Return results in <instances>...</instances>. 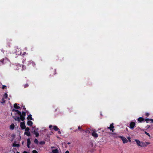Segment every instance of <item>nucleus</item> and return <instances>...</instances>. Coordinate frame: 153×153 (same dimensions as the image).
Returning <instances> with one entry per match:
<instances>
[{
	"mask_svg": "<svg viewBox=\"0 0 153 153\" xmlns=\"http://www.w3.org/2000/svg\"><path fill=\"white\" fill-rule=\"evenodd\" d=\"M16 112L17 114L19 115L21 117V120L22 121H23L25 119V117L26 116V112L22 111V113L19 111L17 110Z\"/></svg>",
	"mask_w": 153,
	"mask_h": 153,
	"instance_id": "obj_1",
	"label": "nucleus"
},
{
	"mask_svg": "<svg viewBox=\"0 0 153 153\" xmlns=\"http://www.w3.org/2000/svg\"><path fill=\"white\" fill-rule=\"evenodd\" d=\"M28 66H33L34 67L35 65V63L32 60H30L28 62L27 64Z\"/></svg>",
	"mask_w": 153,
	"mask_h": 153,
	"instance_id": "obj_2",
	"label": "nucleus"
},
{
	"mask_svg": "<svg viewBox=\"0 0 153 153\" xmlns=\"http://www.w3.org/2000/svg\"><path fill=\"white\" fill-rule=\"evenodd\" d=\"M91 133V135L92 136L95 138H97L98 137V134L96 132L95 130H93Z\"/></svg>",
	"mask_w": 153,
	"mask_h": 153,
	"instance_id": "obj_3",
	"label": "nucleus"
},
{
	"mask_svg": "<svg viewBox=\"0 0 153 153\" xmlns=\"http://www.w3.org/2000/svg\"><path fill=\"white\" fill-rule=\"evenodd\" d=\"M119 137L122 139L123 143H126L128 142V140L125 137L120 136Z\"/></svg>",
	"mask_w": 153,
	"mask_h": 153,
	"instance_id": "obj_4",
	"label": "nucleus"
},
{
	"mask_svg": "<svg viewBox=\"0 0 153 153\" xmlns=\"http://www.w3.org/2000/svg\"><path fill=\"white\" fill-rule=\"evenodd\" d=\"M113 125L114 124L113 123L111 124L110 125V126L107 127V129H108L110 130L111 131H112V132H113L114 130V127L113 126Z\"/></svg>",
	"mask_w": 153,
	"mask_h": 153,
	"instance_id": "obj_5",
	"label": "nucleus"
},
{
	"mask_svg": "<svg viewBox=\"0 0 153 153\" xmlns=\"http://www.w3.org/2000/svg\"><path fill=\"white\" fill-rule=\"evenodd\" d=\"M135 123L134 122H131L129 128L131 129H133L135 126Z\"/></svg>",
	"mask_w": 153,
	"mask_h": 153,
	"instance_id": "obj_6",
	"label": "nucleus"
},
{
	"mask_svg": "<svg viewBox=\"0 0 153 153\" xmlns=\"http://www.w3.org/2000/svg\"><path fill=\"white\" fill-rule=\"evenodd\" d=\"M13 118L16 121H17L19 122H20V120H21V117H17V116H13Z\"/></svg>",
	"mask_w": 153,
	"mask_h": 153,
	"instance_id": "obj_7",
	"label": "nucleus"
},
{
	"mask_svg": "<svg viewBox=\"0 0 153 153\" xmlns=\"http://www.w3.org/2000/svg\"><path fill=\"white\" fill-rule=\"evenodd\" d=\"M20 127L22 129H25L26 128V126L24 122L20 123Z\"/></svg>",
	"mask_w": 153,
	"mask_h": 153,
	"instance_id": "obj_8",
	"label": "nucleus"
},
{
	"mask_svg": "<svg viewBox=\"0 0 153 153\" xmlns=\"http://www.w3.org/2000/svg\"><path fill=\"white\" fill-rule=\"evenodd\" d=\"M7 60V58H5L3 59H2L0 60V62H1L2 64L3 65L6 62V61Z\"/></svg>",
	"mask_w": 153,
	"mask_h": 153,
	"instance_id": "obj_9",
	"label": "nucleus"
},
{
	"mask_svg": "<svg viewBox=\"0 0 153 153\" xmlns=\"http://www.w3.org/2000/svg\"><path fill=\"white\" fill-rule=\"evenodd\" d=\"M21 66L22 65L18 64L17 65L15 66L14 68L16 70H19L21 68Z\"/></svg>",
	"mask_w": 153,
	"mask_h": 153,
	"instance_id": "obj_10",
	"label": "nucleus"
},
{
	"mask_svg": "<svg viewBox=\"0 0 153 153\" xmlns=\"http://www.w3.org/2000/svg\"><path fill=\"white\" fill-rule=\"evenodd\" d=\"M93 130L91 129L90 128H88L87 130L84 131L85 133H91L93 131Z\"/></svg>",
	"mask_w": 153,
	"mask_h": 153,
	"instance_id": "obj_11",
	"label": "nucleus"
},
{
	"mask_svg": "<svg viewBox=\"0 0 153 153\" xmlns=\"http://www.w3.org/2000/svg\"><path fill=\"white\" fill-rule=\"evenodd\" d=\"M144 119L142 117H139L137 120L138 122H142L144 121Z\"/></svg>",
	"mask_w": 153,
	"mask_h": 153,
	"instance_id": "obj_12",
	"label": "nucleus"
},
{
	"mask_svg": "<svg viewBox=\"0 0 153 153\" xmlns=\"http://www.w3.org/2000/svg\"><path fill=\"white\" fill-rule=\"evenodd\" d=\"M30 141L29 138L27 139V147L28 148H30Z\"/></svg>",
	"mask_w": 153,
	"mask_h": 153,
	"instance_id": "obj_13",
	"label": "nucleus"
},
{
	"mask_svg": "<svg viewBox=\"0 0 153 153\" xmlns=\"http://www.w3.org/2000/svg\"><path fill=\"white\" fill-rule=\"evenodd\" d=\"M18 105H19V104H17V103H15L14 104V108H16V109H19L20 108V107H19V106Z\"/></svg>",
	"mask_w": 153,
	"mask_h": 153,
	"instance_id": "obj_14",
	"label": "nucleus"
},
{
	"mask_svg": "<svg viewBox=\"0 0 153 153\" xmlns=\"http://www.w3.org/2000/svg\"><path fill=\"white\" fill-rule=\"evenodd\" d=\"M33 133L35 135L36 137H38L39 136V133L36 131V130H34Z\"/></svg>",
	"mask_w": 153,
	"mask_h": 153,
	"instance_id": "obj_15",
	"label": "nucleus"
},
{
	"mask_svg": "<svg viewBox=\"0 0 153 153\" xmlns=\"http://www.w3.org/2000/svg\"><path fill=\"white\" fill-rule=\"evenodd\" d=\"M51 153H59V150L57 149L52 150Z\"/></svg>",
	"mask_w": 153,
	"mask_h": 153,
	"instance_id": "obj_16",
	"label": "nucleus"
},
{
	"mask_svg": "<svg viewBox=\"0 0 153 153\" xmlns=\"http://www.w3.org/2000/svg\"><path fill=\"white\" fill-rule=\"evenodd\" d=\"M27 124L28 126H31L33 124V123L31 121L28 120L27 122Z\"/></svg>",
	"mask_w": 153,
	"mask_h": 153,
	"instance_id": "obj_17",
	"label": "nucleus"
},
{
	"mask_svg": "<svg viewBox=\"0 0 153 153\" xmlns=\"http://www.w3.org/2000/svg\"><path fill=\"white\" fill-rule=\"evenodd\" d=\"M53 129L56 131H57L59 130V128L56 126H53Z\"/></svg>",
	"mask_w": 153,
	"mask_h": 153,
	"instance_id": "obj_18",
	"label": "nucleus"
},
{
	"mask_svg": "<svg viewBox=\"0 0 153 153\" xmlns=\"http://www.w3.org/2000/svg\"><path fill=\"white\" fill-rule=\"evenodd\" d=\"M135 141L137 143V145L138 146H140L141 142H140L139 140L137 139L135 140Z\"/></svg>",
	"mask_w": 153,
	"mask_h": 153,
	"instance_id": "obj_19",
	"label": "nucleus"
},
{
	"mask_svg": "<svg viewBox=\"0 0 153 153\" xmlns=\"http://www.w3.org/2000/svg\"><path fill=\"white\" fill-rule=\"evenodd\" d=\"M27 119L28 120H33V118H32V115L31 114H30L29 115L28 117H27Z\"/></svg>",
	"mask_w": 153,
	"mask_h": 153,
	"instance_id": "obj_20",
	"label": "nucleus"
},
{
	"mask_svg": "<svg viewBox=\"0 0 153 153\" xmlns=\"http://www.w3.org/2000/svg\"><path fill=\"white\" fill-rule=\"evenodd\" d=\"M24 134L28 137L30 136V133L29 131L25 132Z\"/></svg>",
	"mask_w": 153,
	"mask_h": 153,
	"instance_id": "obj_21",
	"label": "nucleus"
},
{
	"mask_svg": "<svg viewBox=\"0 0 153 153\" xmlns=\"http://www.w3.org/2000/svg\"><path fill=\"white\" fill-rule=\"evenodd\" d=\"M140 146L141 147H145L146 145H145V143L141 142Z\"/></svg>",
	"mask_w": 153,
	"mask_h": 153,
	"instance_id": "obj_22",
	"label": "nucleus"
},
{
	"mask_svg": "<svg viewBox=\"0 0 153 153\" xmlns=\"http://www.w3.org/2000/svg\"><path fill=\"white\" fill-rule=\"evenodd\" d=\"M78 129L80 131H84V129H82V127H81L80 126H78Z\"/></svg>",
	"mask_w": 153,
	"mask_h": 153,
	"instance_id": "obj_23",
	"label": "nucleus"
},
{
	"mask_svg": "<svg viewBox=\"0 0 153 153\" xmlns=\"http://www.w3.org/2000/svg\"><path fill=\"white\" fill-rule=\"evenodd\" d=\"M14 125L13 124H11L10 126V128L11 130H13L14 128Z\"/></svg>",
	"mask_w": 153,
	"mask_h": 153,
	"instance_id": "obj_24",
	"label": "nucleus"
},
{
	"mask_svg": "<svg viewBox=\"0 0 153 153\" xmlns=\"http://www.w3.org/2000/svg\"><path fill=\"white\" fill-rule=\"evenodd\" d=\"M8 95L7 93H5L3 96V98H7V97Z\"/></svg>",
	"mask_w": 153,
	"mask_h": 153,
	"instance_id": "obj_25",
	"label": "nucleus"
},
{
	"mask_svg": "<svg viewBox=\"0 0 153 153\" xmlns=\"http://www.w3.org/2000/svg\"><path fill=\"white\" fill-rule=\"evenodd\" d=\"M13 146L18 147L19 146V145L18 144L13 143Z\"/></svg>",
	"mask_w": 153,
	"mask_h": 153,
	"instance_id": "obj_26",
	"label": "nucleus"
},
{
	"mask_svg": "<svg viewBox=\"0 0 153 153\" xmlns=\"http://www.w3.org/2000/svg\"><path fill=\"white\" fill-rule=\"evenodd\" d=\"M5 100H4V98H2V102H1V103L2 104H4L5 103Z\"/></svg>",
	"mask_w": 153,
	"mask_h": 153,
	"instance_id": "obj_27",
	"label": "nucleus"
},
{
	"mask_svg": "<svg viewBox=\"0 0 153 153\" xmlns=\"http://www.w3.org/2000/svg\"><path fill=\"white\" fill-rule=\"evenodd\" d=\"M29 86V85L27 83L24 85V88H26L28 87Z\"/></svg>",
	"mask_w": 153,
	"mask_h": 153,
	"instance_id": "obj_28",
	"label": "nucleus"
},
{
	"mask_svg": "<svg viewBox=\"0 0 153 153\" xmlns=\"http://www.w3.org/2000/svg\"><path fill=\"white\" fill-rule=\"evenodd\" d=\"M145 120L146 121L147 123H149V121H150V119L147 118L145 119Z\"/></svg>",
	"mask_w": 153,
	"mask_h": 153,
	"instance_id": "obj_29",
	"label": "nucleus"
},
{
	"mask_svg": "<svg viewBox=\"0 0 153 153\" xmlns=\"http://www.w3.org/2000/svg\"><path fill=\"white\" fill-rule=\"evenodd\" d=\"M34 142L35 143H36L37 144H38V141L37 139H35L34 140Z\"/></svg>",
	"mask_w": 153,
	"mask_h": 153,
	"instance_id": "obj_30",
	"label": "nucleus"
},
{
	"mask_svg": "<svg viewBox=\"0 0 153 153\" xmlns=\"http://www.w3.org/2000/svg\"><path fill=\"white\" fill-rule=\"evenodd\" d=\"M25 131H28L30 130V128L29 127L25 128Z\"/></svg>",
	"mask_w": 153,
	"mask_h": 153,
	"instance_id": "obj_31",
	"label": "nucleus"
},
{
	"mask_svg": "<svg viewBox=\"0 0 153 153\" xmlns=\"http://www.w3.org/2000/svg\"><path fill=\"white\" fill-rule=\"evenodd\" d=\"M40 143L41 144L43 145L45 143V142L43 141H41L40 142Z\"/></svg>",
	"mask_w": 153,
	"mask_h": 153,
	"instance_id": "obj_32",
	"label": "nucleus"
},
{
	"mask_svg": "<svg viewBox=\"0 0 153 153\" xmlns=\"http://www.w3.org/2000/svg\"><path fill=\"white\" fill-rule=\"evenodd\" d=\"M145 145H146V146L147 145H148L150 144V143L148 142H146L145 143Z\"/></svg>",
	"mask_w": 153,
	"mask_h": 153,
	"instance_id": "obj_33",
	"label": "nucleus"
},
{
	"mask_svg": "<svg viewBox=\"0 0 153 153\" xmlns=\"http://www.w3.org/2000/svg\"><path fill=\"white\" fill-rule=\"evenodd\" d=\"M33 153H38L37 151L35 150H34L32 151Z\"/></svg>",
	"mask_w": 153,
	"mask_h": 153,
	"instance_id": "obj_34",
	"label": "nucleus"
},
{
	"mask_svg": "<svg viewBox=\"0 0 153 153\" xmlns=\"http://www.w3.org/2000/svg\"><path fill=\"white\" fill-rule=\"evenodd\" d=\"M145 134L149 136H150L149 134L146 131H145Z\"/></svg>",
	"mask_w": 153,
	"mask_h": 153,
	"instance_id": "obj_35",
	"label": "nucleus"
},
{
	"mask_svg": "<svg viewBox=\"0 0 153 153\" xmlns=\"http://www.w3.org/2000/svg\"><path fill=\"white\" fill-rule=\"evenodd\" d=\"M7 87V86H6V85H3L2 86V89H4L5 88H6Z\"/></svg>",
	"mask_w": 153,
	"mask_h": 153,
	"instance_id": "obj_36",
	"label": "nucleus"
},
{
	"mask_svg": "<svg viewBox=\"0 0 153 153\" xmlns=\"http://www.w3.org/2000/svg\"><path fill=\"white\" fill-rule=\"evenodd\" d=\"M17 111V110L15 109H13L12 110V111L13 112H16Z\"/></svg>",
	"mask_w": 153,
	"mask_h": 153,
	"instance_id": "obj_37",
	"label": "nucleus"
},
{
	"mask_svg": "<svg viewBox=\"0 0 153 153\" xmlns=\"http://www.w3.org/2000/svg\"><path fill=\"white\" fill-rule=\"evenodd\" d=\"M149 115V114L148 113H146L145 115L147 117H148Z\"/></svg>",
	"mask_w": 153,
	"mask_h": 153,
	"instance_id": "obj_38",
	"label": "nucleus"
},
{
	"mask_svg": "<svg viewBox=\"0 0 153 153\" xmlns=\"http://www.w3.org/2000/svg\"><path fill=\"white\" fill-rule=\"evenodd\" d=\"M53 127V126L52 125H50L49 126V128H51V129ZM51 130H52L51 129Z\"/></svg>",
	"mask_w": 153,
	"mask_h": 153,
	"instance_id": "obj_39",
	"label": "nucleus"
},
{
	"mask_svg": "<svg viewBox=\"0 0 153 153\" xmlns=\"http://www.w3.org/2000/svg\"><path fill=\"white\" fill-rule=\"evenodd\" d=\"M58 131V133L59 134H61V132L60 131V130L59 129V130Z\"/></svg>",
	"mask_w": 153,
	"mask_h": 153,
	"instance_id": "obj_40",
	"label": "nucleus"
},
{
	"mask_svg": "<svg viewBox=\"0 0 153 153\" xmlns=\"http://www.w3.org/2000/svg\"><path fill=\"white\" fill-rule=\"evenodd\" d=\"M23 109L25 111H26V108L25 107V106H24L23 108Z\"/></svg>",
	"mask_w": 153,
	"mask_h": 153,
	"instance_id": "obj_41",
	"label": "nucleus"
},
{
	"mask_svg": "<svg viewBox=\"0 0 153 153\" xmlns=\"http://www.w3.org/2000/svg\"><path fill=\"white\" fill-rule=\"evenodd\" d=\"M128 139L129 140V141L130 142H131V138L130 137H128Z\"/></svg>",
	"mask_w": 153,
	"mask_h": 153,
	"instance_id": "obj_42",
	"label": "nucleus"
},
{
	"mask_svg": "<svg viewBox=\"0 0 153 153\" xmlns=\"http://www.w3.org/2000/svg\"><path fill=\"white\" fill-rule=\"evenodd\" d=\"M150 121H151V123H153V119H150Z\"/></svg>",
	"mask_w": 153,
	"mask_h": 153,
	"instance_id": "obj_43",
	"label": "nucleus"
},
{
	"mask_svg": "<svg viewBox=\"0 0 153 153\" xmlns=\"http://www.w3.org/2000/svg\"><path fill=\"white\" fill-rule=\"evenodd\" d=\"M90 144H91V145L92 146H93V142H91Z\"/></svg>",
	"mask_w": 153,
	"mask_h": 153,
	"instance_id": "obj_44",
	"label": "nucleus"
},
{
	"mask_svg": "<svg viewBox=\"0 0 153 153\" xmlns=\"http://www.w3.org/2000/svg\"><path fill=\"white\" fill-rule=\"evenodd\" d=\"M65 153H70L68 151H66Z\"/></svg>",
	"mask_w": 153,
	"mask_h": 153,
	"instance_id": "obj_45",
	"label": "nucleus"
},
{
	"mask_svg": "<svg viewBox=\"0 0 153 153\" xmlns=\"http://www.w3.org/2000/svg\"><path fill=\"white\" fill-rule=\"evenodd\" d=\"M23 153H29L27 152H26V151H24L23 152Z\"/></svg>",
	"mask_w": 153,
	"mask_h": 153,
	"instance_id": "obj_46",
	"label": "nucleus"
},
{
	"mask_svg": "<svg viewBox=\"0 0 153 153\" xmlns=\"http://www.w3.org/2000/svg\"><path fill=\"white\" fill-rule=\"evenodd\" d=\"M38 130H39V129H38V128H37L36 129V131H38Z\"/></svg>",
	"mask_w": 153,
	"mask_h": 153,
	"instance_id": "obj_47",
	"label": "nucleus"
},
{
	"mask_svg": "<svg viewBox=\"0 0 153 153\" xmlns=\"http://www.w3.org/2000/svg\"><path fill=\"white\" fill-rule=\"evenodd\" d=\"M77 131V129H76L74 131L75 132H76Z\"/></svg>",
	"mask_w": 153,
	"mask_h": 153,
	"instance_id": "obj_48",
	"label": "nucleus"
},
{
	"mask_svg": "<svg viewBox=\"0 0 153 153\" xmlns=\"http://www.w3.org/2000/svg\"><path fill=\"white\" fill-rule=\"evenodd\" d=\"M68 109H69V110L71 111V110L72 109V108H69Z\"/></svg>",
	"mask_w": 153,
	"mask_h": 153,
	"instance_id": "obj_49",
	"label": "nucleus"
},
{
	"mask_svg": "<svg viewBox=\"0 0 153 153\" xmlns=\"http://www.w3.org/2000/svg\"><path fill=\"white\" fill-rule=\"evenodd\" d=\"M55 148V147L53 146V147H51V149H53V148Z\"/></svg>",
	"mask_w": 153,
	"mask_h": 153,
	"instance_id": "obj_50",
	"label": "nucleus"
},
{
	"mask_svg": "<svg viewBox=\"0 0 153 153\" xmlns=\"http://www.w3.org/2000/svg\"><path fill=\"white\" fill-rule=\"evenodd\" d=\"M22 68H23V69H24V68H23V67H24V65H23L22 66Z\"/></svg>",
	"mask_w": 153,
	"mask_h": 153,
	"instance_id": "obj_51",
	"label": "nucleus"
},
{
	"mask_svg": "<svg viewBox=\"0 0 153 153\" xmlns=\"http://www.w3.org/2000/svg\"><path fill=\"white\" fill-rule=\"evenodd\" d=\"M70 143H68V144H70Z\"/></svg>",
	"mask_w": 153,
	"mask_h": 153,
	"instance_id": "obj_52",
	"label": "nucleus"
},
{
	"mask_svg": "<svg viewBox=\"0 0 153 153\" xmlns=\"http://www.w3.org/2000/svg\"><path fill=\"white\" fill-rule=\"evenodd\" d=\"M56 70H55V72H56Z\"/></svg>",
	"mask_w": 153,
	"mask_h": 153,
	"instance_id": "obj_53",
	"label": "nucleus"
},
{
	"mask_svg": "<svg viewBox=\"0 0 153 153\" xmlns=\"http://www.w3.org/2000/svg\"><path fill=\"white\" fill-rule=\"evenodd\" d=\"M17 153H19V152H17Z\"/></svg>",
	"mask_w": 153,
	"mask_h": 153,
	"instance_id": "obj_54",
	"label": "nucleus"
}]
</instances>
